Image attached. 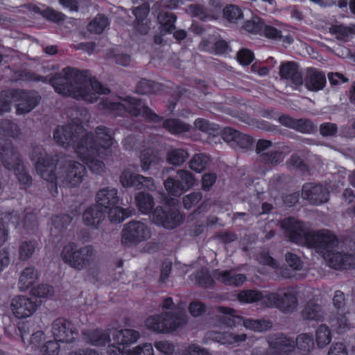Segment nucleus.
<instances>
[{"instance_id": "obj_1", "label": "nucleus", "mask_w": 355, "mask_h": 355, "mask_svg": "<svg viewBox=\"0 0 355 355\" xmlns=\"http://www.w3.org/2000/svg\"><path fill=\"white\" fill-rule=\"evenodd\" d=\"M53 139L60 146L71 143L78 157L94 173L104 171L105 164L101 159L109 156L110 148L114 144V139L105 128L100 126L94 133H89L77 123L58 127Z\"/></svg>"}, {"instance_id": "obj_2", "label": "nucleus", "mask_w": 355, "mask_h": 355, "mask_svg": "<svg viewBox=\"0 0 355 355\" xmlns=\"http://www.w3.org/2000/svg\"><path fill=\"white\" fill-rule=\"evenodd\" d=\"M51 83L58 94L88 102H94L98 99V94L109 92L95 78H87L78 70L71 68L64 69L51 80Z\"/></svg>"}, {"instance_id": "obj_3", "label": "nucleus", "mask_w": 355, "mask_h": 355, "mask_svg": "<svg viewBox=\"0 0 355 355\" xmlns=\"http://www.w3.org/2000/svg\"><path fill=\"white\" fill-rule=\"evenodd\" d=\"M31 159L34 162L36 171L41 177L55 184L62 183L70 187L78 185L83 180L85 168L83 164L73 162L55 173L53 160L46 154L40 146L34 147L31 153Z\"/></svg>"}, {"instance_id": "obj_4", "label": "nucleus", "mask_w": 355, "mask_h": 355, "mask_svg": "<svg viewBox=\"0 0 355 355\" xmlns=\"http://www.w3.org/2000/svg\"><path fill=\"white\" fill-rule=\"evenodd\" d=\"M338 238L329 230H324L322 239H320L314 247L327 262L329 267L335 270H348L355 268V256L338 252L335 248L338 245Z\"/></svg>"}, {"instance_id": "obj_5", "label": "nucleus", "mask_w": 355, "mask_h": 355, "mask_svg": "<svg viewBox=\"0 0 355 355\" xmlns=\"http://www.w3.org/2000/svg\"><path fill=\"white\" fill-rule=\"evenodd\" d=\"M280 226L289 241L298 245L304 244L311 248H314L324 234V230H310L304 221L293 216L284 218Z\"/></svg>"}, {"instance_id": "obj_6", "label": "nucleus", "mask_w": 355, "mask_h": 355, "mask_svg": "<svg viewBox=\"0 0 355 355\" xmlns=\"http://www.w3.org/2000/svg\"><path fill=\"white\" fill-rule=\"evenodd\" d=\"M96 252L91 245L78 248L74 243L66 244L61 252L62 261L76 270H82L89 268L88 272H93L92 265L95 260Z\"/></svg>"}, {"instance_id": "obj_7", "label": "nucleus", "mask_w": 355, "mask_h": 355, "mask_svg": "<svg viewBox=\"0 0 355 355\" xmlns=\"http://www.w3.org/2000/svg\"><path fill=\"white\" fill-rule=\"evenodd\" d=\"M96 198V205L107 213L110 220L112 222L121 223L133 213L132 209H123L119 205V197L115 188L106 187L99 190Z\"/></svg>"}, {"instance_id": "obj_8", "label": "nucleus", "mask_w": 355, "mask_h": 355, "mask_svg": "<svg viewBox=\"0 0 355 355\" xmlns=\"http://www.w3.org/2000/svg\"><path fill=\"white\" fill-rule=\"evenodd\" d=\"M103 108H106L114 114H121L125 112L135 116H142L151 121L157 122L159 117L153 113L148 107L143 105L137 99L127 97L125 98H116V99L106 98L102 103Z\"/></svg>"}, {"instance_id": "obj_9", "label": "nucleus", "mask_w": 355, "mask_h": 355, "mask_svg": "<svg viewBox=\"0 0 355 355\" xmlns=\"http://www.w3.org/2000/svg\"><path fill=\"white\" fill-rule=\"evenodd\" d=\"M19 102L17 113L24 114L32 110L39 102V96L35 92L24 91H8L1 94L0 114L10 110L12 102Z\"/></svg>"}, {"instance_id": "obj_10", "label": "nucleus", "mask_w": 355, "mask_h": 355, "mask_svg": "<svg viewBox=\"0 0 355 355\" xmlns=\"http://www.w3.org/2000/svg\"><path fill=\"white\" fill-rule=\"evenodd\" d=\"M0 158L6 168L14 171L21 188L26 189L31 184V178L25 171L18 153L12 146L6 144L0 146Z\"/></svg>"}, {"instance_id": "obj_11", "label": "nucleus", "mask_w": 355, "mask_h": 355, "mask_svg": "<svg viewBox=\"0 0 355 355\" xmlns=\"http://www.w3.org/2000/svg\"><path fill=\"white\" fill-rule=\"evenodd\" d=\"M175 320H173V318H170L168 314L152 315L146 320L145 326L149 330L167 334L182 327L186 323L184 315H179Z\"/></svg>"}, {"instance_id": "obj_12", "label": "nucleus", "mask_w": 355, "mask_h": 355, "mask_svg": "<svg viewBox=\"0 0 355 355\" xmlns=\"http://www.w3.org/2000/svg\"><path fill=\"white\" fill-rule=\"evenodd\" d=\"M218 311L220 313L225 315L221 319L223 320L222 325L219 327V329L221 330L223 327H232L236 324L243 322V326L248 329L254 331L260 332L263 331L266 328V321L263 320H253L246 319L244 320L240 316L236 315V311L230 308L219 307Z\"/></svg>"}, {"instance_id": "obj_13", "label": "nucleus", "mask_w": 355, "mask_h": 355, "mask_svg": "<svg viewBox=\"0 0 355 355\" xmlns=\"http://www.w3.org/2000/svg\"><path fill=\"white\" fill-rule=\"evenodd\" d=\"M150 237V230L145 223L132 220L125 225L121 241L126 245H131L146 241Z\"/></svg>"}, {"instance_id": "obj_14", "label": "nucleus", "mask_w": 355, "mask_h": 355, "mask_svg": "<svg viewBox=\"0 0 355 355\" xmlns=\"http://www.w3.org/2000/svg\"><path fill=\"white\" fill-rule=\"evenodd\" d=\"M298 304L297 293L293 288L288 289L283 295L268 293V308L275 307L284 313H291Z\"/></svg>"}, {"instance_id": "obj_15", "label": "nucleus", "mask_w": 355, "mask_h": 355, "mask_svg": "<svg viewBox=\"0 0 355 355\" xmlns=\"http://www.w3.org/2000/svg\"><path fill=\"white\" fill-rule=\"evenodd\" d=\"M329 189L320 183L306 182L302 188V197L313 205H320L328 202Z\"/></svg>"}, {"instance_id": "obj_16", "label": "nucleus", "mask_w": 355, "mask_h": 355, "mask_svg": "<svg viewBox=\"0 0 355 355\" xmlns=\"http://www.w3.org/2000/svg\"><path fill=\"white\" fill-rule=\"evenodd\" d=\"M10 308L15 318L25 319L34 314L37 310V304L29 297L17 295L12 298Z\"/></svg>"}, {"instance_id": "obj_17", "label": "nucleus", "mask_w": 355, "mask_h": 355, "mask_svg": "<svg viewBox=\"0 0 355 355\" xmlns=\"http://www.w3.org/2000/svg\"><path fill=\"white\" fill-rule=\"evenodd\" d=\"M120 182L123 187H133L137 190L146 189L153 191L156 189L153 178L135 174L129 168H124L122 171Z\"/></svg>"}, {"instance_id": "obj_18", "label": "nucleus", "mask_w": 355, "mask_h": 355, "mask_svg": "<svg viewBox=\"0 0 355 355\" xmlns=\"http://www.w3.org/2000/svg\"><path fill=\"white\" fill-rule=\"evenodd\" d=\"M152 221L157 225L166 229H173L178 226L182 216L177 210H164L161 207H157L150 216Z\"/></svg>"}, {"instance_id": "obj_19", "label": "nucleus", "mask_w": 355, "mask_h": 355, "mask_svg": "<svg viewBox=\"0 0 355 355\" xmlns=\"http://www.w3.org/2000/svg\"><path fill=\"white\" fill-rule=\"evenodd\" d=\"M51 332L55 341L71 343L74 340L77 333L73 324L64 319H57L52 324Z\"/></svg>"}, {"instance_id": "obj_20", "label": "nucleus", "mask_w": 355, "mask_h": 355, "mask_svg": "<svg viewBox=\"0 0 355 355\" xmlns=\"http://www.w3.org/2000/svg\"><path fill=\"white\" fill-rule=\"evenodd\" d=\"M278 121L282 125L302 134H313L317 130V127L309 119H295L288 114H282Z\"/></svg>"}, {"instance_id": "obj_21", "label": "nucleus", "mask_w": 355, "mask_h": 355, "mask_svg": "<svg viewBox=\"0 0 355 355\" xmlns=\"http://www.w3.org/2000/svg\"><path fill=\"white\" fill-rule=\"evenodd\" d=\"M279 76L282 80H285L295 87L303 85L302 71L298 63L294 61L282 62L279 67Z\"/></svg>"}, {"instance_id": "obj_22", "label": "nucleus", "mask_w": 355, "mask_h": 355, "mask_svg": "<svg viewBox=\"0 0 355 355\" xmlns=\"http://www.w3.org/2000/svg\"><path fill=\"white\" fill-rule=\"evenodd\" d=\"M306 88L311 92H318L324 88L327 78L324 72L315 67H308L303 79Z\"/></svg>"}, {"instance_id": "obj_23", "label": "nucleus", "mask_w": 355, "mask_h": 355, "mask_svg": "<svg viewBox=\"0 0 355 355\" xmlns=\"http://www.w3.org/2000/svg\"><path fill=\"white\" fill-rule=\"evenodd\" d=\"M268 344L277 355H290L295 349L293 338L285 334L280 333L271 340H268Z\"/></svg>"}, {"instance_id": "obj_24", "label": "nucleus", "mask_w": 355, "mask_h": 355, "mask_svg": "<svg viewBox=\"0 0 355 355\" xmlns=\"http://www.w3.org/2000/svg\"><path fill=\"white\" fill-rule=\"evenodd\" d=\"M112 338L114 343L118 345L114 346L123 352L127 351L126 347L135 343L139 339L140 334L134 329H125L115 331Z\"/></svg>"}, {"instance_id": "obj_25", "label": "nucleus", "mask_w": 355, "mask_h": 355, "mask_svg": "<svg viewBox=\"0 0 355 355\" xmlns=\"http://www.w3.org/2000/svg\"><path fill=\"white\" fill-rule=\"evenodd\" d=\"M108 355H154V349L150 343H143L127 351L121 352L114 346H109Z\"/></svg>"}, {"instance_id": "obj_26", "label": "nucleus", "mask_w": 355, "mask_h": 355, "mask_svg": "<svg viewBox=\"0 0 355 355\" xmlns=\"http://www.w3.org/2000/svg\"><path fill=\"white\" fill-rule=\"evenodd\" d=\"M208 337L223 345H232L244 341L246 339L245 334L233 335L227 331L222 333L218 329H214L209 332Z\"/></svg>"}, {"instance_id": "obj_27", "label": "nucleus", "mask_w": 355, "mask_h": 355, "mask_svg": "<svg viewBox=\"0 0 355 355\" xmlns=\"http://www.w3.org/2000/svg\"><path fill=\"white\" fill-rule=\"evenodd\" d=\"M39 275L37 270L32 266L25 268L21 272L19 281L18 288L20 291H26L38 280Z\"/></svg>"}, {"instance_id": "obj_28", "label": "nucleus", "mask_w": 355, "mask_h": 355, "mask_svg": "<svg viewBox=\"0 0 355 355\" xmlns=\"http://www.w3.org/2000/svg\"><path fill=\"white\" fill-rule=\"evenodd\" d=\"M103 218V211L98 205L87 208L83 215V223L87 226L94 227H97Z\"/></svg>"}, {"instance_id": "obj_29", "label": "nucleus", "mask_w": 355, "mask_h": 355, "mask_svg": "<svg viewBox=\"0 0 355 355\" xmlns=\"http://www.w3.org/2000/svg\"><path fill=\"white\" fill-rule=\"evenodd\" d=\"M214 276L222 283L228 286H238L243 284L246 277L242 274H235L232 271H219L216 270Z\"/></svg>"}, {"instance_id": "obj_30", "label": "nucleus", "mask_w": 355, "mask_h": 355, "mask_svg": "<svg viewBox=\"0 0 355 355\" xmlns=\"http://www.w3.org/2000/svg\"><path fill=\"white\" fill-rule=\"evenodd\" d=\"M301 315L302 318L306 320L320 322L324 319L321 306L313 302H308L306 304Z\"/></svg>"}, {"instance_id": "obj_31", "label": "nucleus", "mask_w": 355, "mask_h": 355, "mask_svg": "<svg viewBox=\"0 0 355 355\" xmlns=\"http://www.w3.org/2000/svg\"><path fill=\"white\" fill-rule=\"evenodd\" d=\"M83 334L85 340L93 345H104L110 340V335L105 331L89 330L83 331Z\"/></svg>"}, {"instance_id": "obj_32", "label": "nucleus", "mask_w": 355, "mask_h": 355, "mask_svg": "<svg viewBox=\"0 0 355 355\" xmlns=\"http://www.w3.org/2000/svg\"><path fill=\"white\" fill-rule=\"evenodd\" d=\"M294 340L295 348H297L302 355L309 354L314 348V339L311 334H300Z\"/></svg>"}, {"instance_id": "obj_33", "label": "nucleus", "mask_w": 355, "mask_h": 355, "mask_svg": "<svg viewBox=\"0 0 355 355\" xmlns=\"http://www.w3.org/2000/svg\"><path fill=\"white\" fill-rule=\"evenodd\" d=\"M210 158L206 154L196 153L190 159L189 166L192 171L201 173L208 166Z\"/></svg>"}, {"instance_id": "obj_34", "label": "nucleus", "mask_w": 355, "mask_h": 355, "mask_svg": "<svg viewBox=\"0 0 355 355\" xmlns=\"http://www.w3.org/2000/svg\"><path fill=\"white\" fill-rule=\"evenodd\" d=\"M329 324L338 334L345 333L350 328V324L345 314H338L331 317Z\"/></svg>"}, {"instance_id": "obj_35", "label": "nucleus", "mask_w": 355, "mask_h": 355, "mask_svg": "<svg viewBox=\"0 0 355 355\" xmlns=\"http://www.w3.org/2000/svg\"><path fill=\"white\" fill-rule=\"evenodd\" d=\"M37 248V243L33 240L23 241L18 247V258L26 261L34 254Z\"/></svg>"}, {"instance_id": "obj_36", "label": "nucleus", "mask_w": 355, "mask_h": 355, "mask_svg": "<svg viewBox=\"0 0 355 355\" xmlns=\"http://www.w3.org/2000/svg\"><path fill=\"white\" fill-rule=\"evenodd\" d=\"M331 340V333L326 324H320L316 329L315 341L318 347L323 348Z\"/></svg>"}, {"instance_id": "obj_37", "label": "nucleus", "mask_w": 355, "mask_h": 355, "mask_svg": "<svg viewBox=\"0 0 355 355\" xmlns=\"http://www.w3.org/2000/svg\"><path fill=\"white\" fill-rule=\"evenodd\" d=\"M135 201L139 210L143 214H148L154 205L152 196L144 193H138L135 196Z\"/></svg>"}, {"instance_id": "obj_38", "label": "nucleus", "mask_w": 355, "mask_h": 355, "mask_svg": "<svg viewBox=\"0 0 355 355\" xmlns=\"http://www.w3.org/2000/svg\"><path fill=\"white\" fill-rule=\"evenodd\" d=\"M188 12L202 20L216 19L218 15V12L208 11L203 6L196 4L190 5Z\"/></svg>"}, {"instance_id": "obj_39", "label": "nucleus", "mask_w": 355, "mask_h": 355, "mask_svg": "<svg viewBox=\"0 0 355 355\" xmlns=\"http://www.w3.org/2000/svg\"><path fill=\"white\" fill-rule=\"evenodd\" d=\"M164 187L169 194L176 197L180 196L186 191L180 180L173 178H168L164 182Z\"/></svg>"}, {"instance_id": "obj_40", "label": "nucleus", "mask_w": 355, "mask_h": 355, "mask_svg": "<svg viewBox=\"0 0 355 355\" xmlns=\"http://www.w3.org/2000/svg\"><path fill=\"white\" fill-rule=\"evenodd\" d=\"M223 17L229 22L236 24L243 18V14L239 6L228 5L223 9Z\"/></svg>"}, {"instance_id": "obj_41", "label": "nucleus", "mask_w": 355, "mask_h": 355, "mask_svg": "<svg viewBox=\"0 0 355 355\" xmlns=\"http://www.w3.org/2000/svg\"><path fill=\"white\" fill-rule=\"evenodd\" d=\"M163 125L172 134H180L189 130V125L178 119H168L164 122Z\"/></svg>"}, {"instance_id": "obj_42", "label": "nucleus", "mask_w": 355, "mask_h": 355, "mask_svg": "<svg viewBox=\"0 0 355 355\" xmlns=\"http://www.w3.org/2000/svg\"><path fill=\"white\" fill-rule=\"evenodd\" d=\"M157 19L162 31L169 32L174 28L176 17L172 12H162L159 14Z\"/></svg>"}, {"instance_id": "obj_43", "label": "nucleus", "mask_w": 355, "mask_h": 355, "mask_svg": "<svg viewBox=\"0 0 355 355\" xmlns=\"http://www.w3.org/2000/svg\"><path fill=\"white\" fill-rule=\"evenodd\" d=\"M164 315L168 314L170 318H173V320H176L175 318L179 315H184L186 318L184 313L182 312L179 307H176L173 302L171 297H167L162 305Z\"/></svg>"}, {"instance_id": "obj_44", "label": "nucleus", "mask_w": 355, "mask_h": 355, "mask_svg": "<svg viewBox=\"0 0 355 355\" xmlns=\"http://www.w3.org/2000/svg\"><path fill=\"white\" fill-rule=\"evenodd\" d=\"M287 164L289 166H293L296 170L302 173V175L308 174L310 171L309 166L301 158L300 155L296 153L293 154L287 161Z\"/></svg>"}, {"instance_id": "obj_45", "label": "nucleus", "mask_w": 355, "mask_h": 355, "mask_svg": "<svg viewBox=\"0 0 355 355\" xmlns=\"http://www.w3.org/2000/svg\"><path fill=\"white\" fill-rule=\"evenodd\" d=\"M109 21L104 15H97L89 24L88 29L94 33H101L108 26Z\"/></svg>"}, {"instance_id": "obj_46", "label": "nucleus", "mask_w": 355, "mask_h": 355, "mask_svg": "<svg viewBox=\"0 0 355 355\" xmlns=\"http://www.w3.org/2000/svg\"><path fill=\"white\" fill-rule=\"evenodd\" d=\"M189 157L187 151L183 149L172 150L167 156V161L173 165L183 164Z\"/></svg>"}, {"instance_id": "obj_47", "label": "nucleus", "mask_w": 355, "mask_h": 355, "mask_svg": "<svg viewBox=\"0 0 355 355\" xmlns=\"http://www.w3.org/2000/svg\"><path fill=\"white\" fill-rule=\"evenodd\" d=\"M190 277L191 281L200 286L207 287L213 283V279L206 269H202L196 275H191Z\"/></svg>"}, {"instance_id": "obj_48", "label": "nucleus", "mask_w": 355, "mask_h": 355, "mask_svg": "<svg viewBox=\"0 0 355 355\" xmlns=\"http://www.w3.org/2000/svg\"><path fill=\"white\" fill-rule=\"evenodd\" d=\"M160 85L148 80L139 81L137 85L136 91L141 94L154 93L159 89Z\"/></svg>"}, {"instance_id": "obj_49", "label": "nucleus", "mask_w": 355, "mask_h": 355, "mask_svg": "<svg viewBox=\"0 0 355 355\" xmlns=\"http://www.w3.org/2000/svg\"><path fill=\"white\" fill-rule=\"evenodd\" d=\"M194 125L197 129L202 132H205L212 135H215V134L218 131V128L216 125L210 123L204 119H197L194 122Z\"/></svg>"}, {"instance_id": "obj_50", "label": "nucleus", "mask_w": 355, "mask_h": 355, "mask_svg": "<svg viewBox=\"0 0 355 355\" xmlns=\"http://www.w3.org/2000/svg\"><path fill=\"white\" fill-rule=\"evenodd\" d=\"M53 293V288L47 284L38 285L31 291V294L39 298H48L52 297Z\"/></svg>"}, {"instance_id": "obj_51", "label": "nucleus", "mask_w": 355, "mask_h": 355, "mask_svg": "<svg viewBox=\"0 0 355 355\" xmlns=\"http://www.w3.org/2000/svg\"><path fill=\"white\" fill-rule=\"evenodd\" d=\"M60 345L55 340H48L41 347L40 355H59Z\"/></svg>"}, {"instance_id": "obj_52", "label": "nucleus", "mask_w": 355, "mask_h": 355, "mask_svg": "<svg viewBox=\"0 0 355 355\" xmlns=\"http://www.w3.org/2000/svg\"><path fill=\"white\" fill-rule=\"evenodd\" d=\"M331 32L337 35L339 39L349 37L355 33V26L348 27L343 24L332 26Z\"/></svg>"}, {"instance_id": "obj_53", "label": "nucleus", "mask_w": 355, "mask_h": 355, "mask_svg": "<svg viewBox=\"0 0 355 355\" xmlns=\"http://www.w3.org/2000/svg\"><path fill=\"white\" fill-rule=\"evenodd\" d=\"M178 175L180 178V182L183 184L186 191L189 190L190 188L195 185L196 180L193 175L189 171L185 170H179L178 171Z\"/></svg>"}, {"instance_id": "obj_54", "label": "nucleus", "mask_w": 355, "mask_h": 355, "mask_svg": "<svg viewBox=\"0 0 355 355\" xmlns=\"http://www.w3.org/2000/svg\"><path fill=\"white\" fill-rule=\"evenodd\" d=\"M157 159V157L154 154L153 150L148 149L144 150L141 156V166L144 171H146L150 168V166L153 162H155Z\"/></svg>"}, {"instance_id": "obj_55", "label": "nucleus", "mask_w": 355, "mask_h": 355, "mask_svg": "<svg viewBox=\"0 0 355 355\" xmlns=\"http://www.w3.org/2000/svg\"><path fill=\"white\" fill-rule=\"evenodd\" d=\"M260 297V293L254 291H243L238 295V300L242 303H252Z\"/></svg>"}, {"instance_id": "obj_56", "label": "nucleus", "mask_w": 355, "mask_h": 355, "mask_svg": "<svg viewBox=\"0 0 355 355\" xmlns=\"http://www.w3.org/2000/svg\"><path fill=\"white\" fill-rule=\"evenodd\" d=\"M46 342L44 333L42 331H37L33 334L30 340V346L33 349H39Z\"/></svg>"}, {"instance_id": "obj_57", "label": "nucleus", "mask_w": 355, "mask_h": 355, "mask_svg": "<svg viewBox=\"0 0 355 355\" xmlns=\"http://www.w3.org/2000/svg\"><path fill=\"white\" fill-rule=\"evenodd\" d=\"M202 195L200 192H193L183 198V205L186 209H190L197 205L202 199Z\"/></svg>"}, {"instance_id": "obj_58", "label": "nucleus", "mask_w": 355, "mask_h": 355, "mask_svg": "<svg viewBox=\"0 0 355 355\" xmlns=\"http://www.w3.org/2000/svg\"><path fill=\"white\" fill-rule=\"evenodd\" d=\"M338 132V126L331 122L322 123L320 125V133L323 137H333Z\"/></svg>"}, {"instance_id": "obj_59", "label": "nucleus", "mask_w": 355, "mask_h": 355, "mask_svg": "<svg viewBox=\"0 0 355 355\" xmlns=\"http://www.w3.org/2000/svg\"><path fill=\"white\" fill-rule=\"evenodd\" d=\"M286 261L288 266L295 270H300L302 268V262L300 257L293 252H287L285 255Z\"/></svg>"}, {"instance_id": "obj_60", "label": "nucleus", "mask_w": 355, "mask_h": 355, "mask_svg": "<svg viewBox=\"0 0 355 355\" xmlns=\"http://www.w3.org/2000/svg\"><path fill=\"white\" fill-rule=\"evenodd\" d=\"M155 347L165 355H171L175 350L174 345L167 340H159L155 343Z\"/></svg>"}, {"instance_id": "obj_61", "label": "nucleus", "mask_w": 355, "mask_h": 355, "mask_svg": "<svg viewBox=\"0 0 355 355\" xmlns=\"http://www.w3.org/2000/svg\"><path fill=\"white\" fill-rule=\"evenodd\" d=\"M262 27V22L259 17H253L250 20L246 21L244 28L250 33H258Z\"/></svg>"}, {"instance_id": "obj_62", "label": "nucleus", "mask_w": 355, "mask_h": 355, "mask_svg": "<svg viewBox=\"0 0 355 355\" xmlns=\"http://www.w3.org/2000/svg\"><path fill=\"white\" fill-rule=\"evenodd\" d=\"M216 175L212 173H207L202 177V188L205 191H209L216 181Z\"/></svg>"}, {"instance_id": "obj_63", "label": "nucleus", "mask_w": 355, "mask_h": 355, "mask_svg": "<svg viewBox=\"0 0 355 355\" xmlns=\"http://www.w3.org/2000/svg\"><path fill=\"white\" fill-rule=\"evenodd\" d=\"M328 355H348V351L343 343L338 342L331 346Z\"/></svg>"}, {"instance_id": "obj_64", "label": "nucleus", "mask_w": 355, "mask_h": 355, "mask_svg": "<svg viewBox=\"0 0 355 355\" xmlns=\"http://www.w3.org/2000/svg\"><path fill=\"white\" fill-rule=\"evenodd\" d=\"M182 355H211L205 349L192 344L190 345L183 352Z\"/></svg>"}]
</instances>
